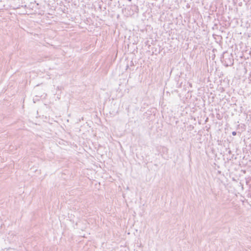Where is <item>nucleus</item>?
<instances>
[{"label": "nucleus", "instance_id": "obj_1", "mask_svg": "<svg viewBox=\"0 0 251 251\" xmlns=\"http://www.w3.org/2000/svg\"><path fill=\"white\" fill-rule=\"evenodd\" d=\"M230 57H230L229 58V62H226V67L231 66L233 65V59L232 58V56L231 55H230Z\"/></svg>", "mask_w": 251, "mask_h": 251}, {"label": "nucleus", "instance_id": "obj_2", "mask_svg": "<svg viewBox=\"0 0 251 251\" xmlns=\"http://www.w3.org/2000/svg\"><path fill=\"white\" fill-rule=\"evenodd\" d=\"M232 135H233V136H235V135H236L237 133H236V131H233V132H232Z\"/></svg>", "mask_w": 251, "mask_h": 251}]
</instances>
